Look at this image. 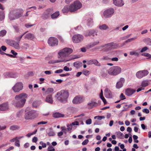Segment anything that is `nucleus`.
Wrapping results in <instances>:
<instances>
[{
	"label": "nucleus",
	"instance_id": "f257e3e1",
	"mask_svg": "<svg viewBox=\"0 0 151 151\" xmlns=\"http://www.w3.org/2000/svg\"><path fill=\"white\" fill-rule=\"evenodd\" d=\"M27 97V94L24 93L17 95L15 97V100L13 102V104L17 107H22L26 102V98Z\"/></svg>",
	"mask_w": 151,
	"mask_h": 151
},
{
	"label": "nucleus",
	"instance_id": "f03ea898",
	"mask_svg": "<svg viewBox=\"0 0 151 151\" xmlns=\"http://www.w3.org/2000/svg\"><path fill=\"white\" fill-rule=\"evenodd\" d=\"M69 95V93L67 91L63 90L58 92L55 97L60 102L65 103L68 101Z\"/></svg>",
	"mask_w": 151,
	"mask_h": 151
},
{
	"label": "nucleus",
	"instance_id": "7ed1b4c3",
	"mask_svg": "<svg viewBox=\"0 0 151 151\" xmlns=\"http://www.w3.org/2000/svg\"><path fill=\"white\" fill-rule=\"evenodd\" d=\"M82 4L79 1H76L72 4L69 7L67 6H65L62 10L63 13H65L68 12L69 11L73 12L80 9L82 7Z\"/></svg>",
	"mask_w": 151,
	"mask_h": 151
},
{
	"label": "nucleus",
	"instance_id": "20e7f679",
	"mask_svg": "<svg viewBox=\"0 0 151 151\" xmlns=\"http://www.w3.org/2000/svg\"><path fill=\"white\" fill-rule=\"evenodd\" d=\"M73 52L72 49L69 47H65L60 50L58 53V57L61 59H67L65 58L70 55Z\"/></svg>",
	"mask_w": 151,
	"mask_h": 151
},
{
	"label": "nucleus",
	"instance_id": "39448f33",
	"mask_svg": "<svg viewBox=\"0 0 151 151\" xmlns=\"http://www.w3.org/2000/svg\"><path fill=\"white\" fill-rule=\"evenodd\" d=\"M24 11L22 9L19 10H13L9 14V18L10 20L18 19L21 17Z\"/></svg>",
	"mask_w": 151,
	"mask_h": 151
},
{
	"label": "nucleus",
	"instance_id": "423d86ee",
	"mask_svg": "<svg viewBox=\"0 0 151 151\" xmlns=\"http://www.w3.org/2000/svg\"><path fill=\"white\" fill-rule=\"evenodd\" d=\"M101 47L103 48V50L107 52L111 50L116 49L118 47V44L114 42H112L103 45Z\"/></svg>",
	"mask_w": 151,
	"mask_h": 151
},
{
	"label": "nucleus",
	"instance_id": "0eeeda50",
	"mask_svg": "<svg viewBox=\"0 0 151 151\" xmlns=\"http://www.w3.org/2000/svg\"><path fill=\"white\" fill-rule=\"evenodd\" d=\"M121 68L118 66H114L111 68L108 71V73L110 75L116 76L121 73Z\"/></svg>",
	"mask_w": 151,
	"mask_h": 151
},
{
	"label": "nucleus",
	"instance_id": "6e6552de",
	"mask_svg": "<svg viewBox=\"0 0 151 151\" xmlns=\"http://www.w3.org/2000/svg\"><path fill=\"white\" fill-rule=\"evenodd\" d=\"M38 114L37 111L35 110H31L25 114L24 118L26 119H32L37 117Z\"/></svg>",
	"mask_w": 151,
	"mask_h": 151
},
{
	"label": "nucleus",
	"instance_id": "1a4fd4ad",
	"mask_svg": "<svg viewBox=\"0 0 151 151\" xmlns=\"http://www.w3.org/2000/svg\"><path fill=\"white\" fill-rule=\"evenodd\" d=\"M23 84L21 82H17L12 87V89L14 92H18L23 89Z\"/></svg>",
	"mask_w": 151,
	"mask_h": 151
},
{
	"label": "nucleus",
	"instance_id": "9d476101",
	"mask_svg": "<svg viewBox=\"0 0 151 151\" xmlns=\"http://www.w3.org/2000/svg\"><path fill=\"white\" fill-rule=\"evenodd\" d=\"M98 31L94 29H90L85 32L84 35L86 37L92 36L94 37L97 35Z\"/></svg>",
	"mask_w": 151,
	"mask_h": 151
},
{
	"label": "nucleus",
	"instance_id": "9b49d317",
	"mask_svg": "<svg viewBox=\"0 0 151 151\" xmlns=\"http://www.w3.org/2000/svg\"><path fill=\"white\" fill-rule=\"evenodd\" d=\"M83 39V35L77 34L74 35L72 37V41L75 43H77L81 42Z\"/></svg>",
	"mask_w": 151,
	"mask_h": 151
},
{
	"label": "nucleus",
	"instance_id": "f8f14e48",
	"mask_svg": "<svg viewBox=\"0 0 151 151\" xmlns=\"http://www.w3.org/2000/svg\"><path fill=\"white\" fill-rule=\"evenodd\" d=\"M114 12V10L113 8H110L104 11V16L106 18L111 17Z\"/></svg>",
	"mask_w": 151,
	"mask_h": 151
},
{
	"label": "nucleus",
	"instance_id": "ddd939ff",
	"mask_svg": "<svg viewBox=\"0 0 151 151\" xmlns=\"http://www.w3.org/2000/svg\"><path fill=\"white\" fill-rule=\"evenodd\" d=\"M53 12L52 9H47L42 14V18L44 20L47 19Z\"/></svg>",
	"mask_w": 151,
	"mask_h": 151
},
{
	"label": "nucleus",
	"instance_id": "4468645a",
	"mask_svg": "<svg viewBox=\"0 0 151 151\" xmlns=\"http://www.w3.org/2000/svg\"><path fill=\"white\" fill-rule=\"evenodd\" d=\"M149 73L148 71L146 70H140L137 72L136 73V76L138 78L140 79L146 76Z\"/></svg>",
	"mask_w": 151,
	"mask_h": 151
},
{
	"label": "nucleus",
	"instance_id": "2eb2a0df",
	"mask_svg": "<svg viewBox=\"0 0 151 151\" xmlns=\"http://www.w3.org/2000/svg\"><path fill=\"white\" fill-rule=\"evenodd\" d=\"M5 78H16L18 77L17 73L15 72H7L4 73L3 74Z\"/></svg>",
	"mask_w": 151,
	"mask_h": 151
},
{
	"label": "nucleus",
	"instance_id": "dca6fc26",
	"mask_svg": "<svg viewBox=\"0 0 151 151\" xmlns=\"http://www.w3.org/2000/svg\"><path fill=\"white\" fill-rule=\"evenodd\" d=\"M48 43L50 46H54L58 45V41L57 38L53 37H51L48 39Z\"/></svg>",
	"mask_w": 151,
	"mask_h": 151
},
{
	"label": "nucleus",
	"instance_id": "f3484780",
	"mask_svg": "<svg viewBox=\"0 0 151 151\" xmlns=\"http://www.w3.org/2000/svg\"><path fill=\"white\" fill-rule=\"evenodd\" d=\"M96 99H92L90 102L88 103L87 106L89 109H91L98 106V104L96 102Z\"/></svg>",
	"mask_w": 151,
	"mask_h": 151
},
{
	"label": "nucleus",
	"instance_id": "a211bd4d",
	"mask_svg": "<svg viewBox=\"0 0 151 151\" xmlns=\"http://www.w3.org/2000/svg\"><path fill=\"white\" fill-rule=\"evenodd\" d=\"M84 100L83 97L80 96H76L73 100V103L74 104H79L82 103Z\"/></svg>",
	"mask_w": 151,
	"mask_h": 151
},
{
	"label": "nucleus",
	"instance_id": "6ab92c4d",
	"mask_svg": "<svg viewBox=\"0 0 151 151\" xmlns=\"http://www.w3.org/2000/svg\"><path fill=\"white\" fill-rule=\"evenodd\" d=\"M104 95L106 98L108 99L111 98L112 97L111 92L108 88H106L105 89Z\"/></svg>",
	"mask_w": 151,
	"mask_h": 151
},
{
	"label": "nucleus",
	"instance_id": "aec40b11",
	"mask_svg": "<svg viewBox=\"0 0 151 151\" xmlns=\"http://www.w3.org/2000/svg\"><path fill=\"white\" fill-rule=\"evenodd\" d=\"M79 122L78 121H75L72 122L70 124H68L67 125V129L68 131L71 130L73 128V126L78 125Z\"/></svg>",
	"mask_w": 151,
	"mask_h": 151
},
{
	"label": "nucleus",
	"instance_id": "412c9836",
	"mask_svg": "<svg viewBox=\"0 0 151 151\" xmlns=\"http://www.w3.org/2000/svg\"><path fill=\"white\" fill-rule=\"evenodd\" d=\"M125 79L124 78H121L120 79V81L118 82L116 85V87L118 89H119L122 87L123 86V84L124 83Z\"/></svg>",
	"mask_w": 151,
	"mask_h": 151
},
{
	"label": "nucleus",
	"instance_id": "4be33fe9",
	"mask_svg": "<svg viewBox=\"0 0 151 151\" xmlns=\"http://www.w3.org/2000/svg\"><path fill=\"white\" fill-rule=\"evenodd\" d=\"M52 94H49L47 95L45 98V101L50 104H52L53 103V100Z\"/></svg>",
	"mask_w": 151,
	"mask_h": 151
},
{
	"label": "nucleus",
	"instance_id": "5701e85b",
	"mask_svg": "<svg viewBox=\"0 0 151 151\" xmlns=\"http://www.w3.org/2000/svg\"><path fill=\"white\" fill-rule=\"evenodd\" d=\"M113 4L116 6H122L124 4L123 0H113Z\"/></svg>",
	"mask_w": 151,
	"mask_h": 151
},
{
	"label": "nucleus",
	"instance_id": "b1692460",
	"mask_svg": "<svg viewBox=\"0 0 151 151\" xmlns=\"http://www.w3.org/2000/svg\"><path fill=\"white\" fill-rule=\"evenodd\" d=\"M135 91L136 90L134 89L130 88H127L125 90V94L127 96H130L134 93Z\"/></svg>",
	"mask_w": 151,
	"mask_h": 151
},
{
	"label": "nucleus",
	"instance_id": "393cba45",
	"mask_svg": "<svg viewBox=\"0 0 151 151\" xmlns=\"http://www.w3.org/2000/svg\"><path fill=\"white\" fill-rule=\"evenodd\" d=\"M24 37L25 39L28 40H33L35 38V36L33 34L31 33H26L24 35Z\"/></svg>",
	"mask_w": 151,
	"mask_h": 151
},
{
	"label": "nucleus",
	"instance_id": "a878e982",
	"mask_svg": "<svg viewBox=\"0 0 151 151\" xmlns=\"http://www.w3.org/2000/svg\"><path fill=\"white\" fill-rule=\"evenodd\" d=\"M87 24L89 27H91L93 24V19L91 17L86 18Z\"/></svg>",
	"mask_w": 151,
	"mask_h": 151
},
{
	"label": "nucleus",
	"instance_id": "bb28decb",
	"mask_svg": "<svg viewBox=\"0 0 151 151\" xmlns=\"http://www.w3.org/2000/svg\"><path fill=\"white\" fill-rule=\"evenodd\" d=\"M9 109L8 104L7 103H4L0 105V110L5 111Z\"/></svg>",
	"mask_w": 151,
	"mask_h": 151
},
{
	"label": "nucleus",
	"instance_id": "cd10ccee",
	"mask_svg": "<svg viewBox=\"0 0 151 151\" xmlns=\"http://www.w3.org/2000/svg\"><path fill=\"white\" fill-rule=\"evenodd\" d=\"M46 133L49 136H53L55 135V133L51 128L47 129L46 130Z\"/></svg>",
	"mask_w": 151,
	"mask_h": 151
},
{
	"label": "nucleus",
	"instance_id": "c85d7f7f",
	"mask_svg": "<svg viewBox=\"0 0 151 151\" xmlns=\"http://www.w3.org/2000/svg\"><path fill=\"white\" fill-rule=\"evenodd\" d=\"M19 43V42L14 41L11 44H10V45L16 49L19 50L20 49Z\"/></svg>",
	"mask_w": 151,
	"mask_h": 151
},
{
	"label": "nucleus",
	"instance_id": "c756f323",
	"mask_svg": "<svg viewBox=\"0 0 151 151\" xmlns=\"http://www.w3.org/2000/svg\"><path fill=\"white\" fill-rule=\"evenodd\" d=\"M64 116V114L60 113L59 112H55L53 113L52 114V116L55 118L63 117Z\"/></svg>",
	"mask_w": 151,
	"mask_h": 151
},
{
	"label": "nucleus",
	"instance_id": "7c9ffc66",
	"mask_svg": "<svg viewBox=\"0 0 151 151\" xmlns=\"http://www.w3.org/2000/svg\"><path fill=\"white\" fill-rule=\"evenodd\" d=\"M80 56H79L78 55H76L70 56L68 59H63V60H66V61H64V62H66L70 61L72 60L75 59L79 58H80Z\"/></svg>",
	"mask_w": 151,
	"mask_h": 151
},
{
	"label": "nucleus",
	"instance_id": "2f4dec72",
	"mask_svg": "<svg viewBox=\"0 0 151 151\" xmlns=\"http://www.w3.org/2000/svg\"><path fill=\"white\" fill-rule=\"evenodd\" d=\"M41 103L42 102L41 101H35L33 102L32 106L33 107L36 108L41 104Z\"/></svg>",
	"mask_w": 151,
	"mask_h": 151
},
{
	"label": "nucleus",
	"instance_id": "473e14b6",
	"mask_svg": "<svg viewBox=\"0 0 151 151\" xmlns=\"http://www.w3.org/2000/svg\"><path fill=\"white\" fill-rule=\"evenodd\" d=\"M73 65L76 68H79L82 66L83 64L81 62H75L73 63Z\"/></svg>",
	"mask_w": 151,
	"mask_h": 151
},
{
	"label": "nucleus",
	"instance_id": "72a5a7b5",
	"mask_svg": "<svg viewBox=\"0 0 151 151\" xmlns=\"http://www.w3.org/2000/svg\"><path fill=\"white\" fill-rule=\"evenodd\" d=\"M64 61H66V60H63V59L60 60H52L50 61L48 63L49 64H54L55 63H57L61 62H63Z\"/></svg>",
	"mask_w": 151,
	"mask_h": 151
},
{
	"label": "nucleus",
	"instance_id": "f704fd0d",
	"mask_svg": "<svg viewBox=\"0 0 151 151\" xmlns=\"http://www.w3.org/2000/svg\"><path fill=\"white\" fill-rule=\"evenodd\" d=\"M53 91L54 89L53 88H49L47 89V90L45 92L44 95H46L50 94L53 92Z\"/></svg>",
	"mask_w": 151,
	"mask_h": 151
},
{
	"label": "nucleus",
	"instance_id": "c9c22d12",
	"mask_svg": "<svg viewBox=\"0 0 151 151\" xmlns=\"http://www.w3.org/2000/svg\"><path fill=\"white\" fill-rule=\"evenodd\" d=\"M116 134L117 135L118 138L122 139H124V135L123 134L120 132H116Z\"/></svg>",
	"mask_w": 151,
	"mask_h": 151
},
{
	"label": "nucleus",
	"instance_id": "e433bc0d",
	"mask_svg": "<svg viewBox=\"0 0 151 151\" xmlns=\"http://www.w3.org/2000/svg\"><path fill=\"white\" fill-rule=\"evenodd\" d=\"M27 32H25L22 35L16 37L15 38V40L17 41V42L19 43V42L20 41L21 38L22 37L24 36L25 34Z\"/></svg>",
	"mask_w": 151,
	"mask_h": 151
},
{
	"label": "nucleus",
	"instance_id": "4c0bfd02",
	"mask_svg": "<svg viewBox=\"0 0 151 151\" xmlns=\"http://www.w3.org/2000/svg\"><path fill=\"white\" fill-rule=\"evenodd\" d=\"M59 12H56L54 13L51 14V17L52 19H55L58 17L59 15Z\"/></svg>",
	"mask_w": 151,
	"mask_h": 151
},
{
	"label": "nucleus",
	"instance_id": "58836bf2",
	"mask_svg": "<svg viewBox=\"0 0 151 151\" xmlns=\"http://www.w3.org/2000/svg\"><path fill=\"white\" fill-rule=\"evenodd\" d=\"M99 27L101 30H106L109 28L108 27L106 24H103L102 25H100Z\"/></svg>",
	"mask_w": 151,
	"mask_h": 151
},
{
	"label": "nucleus",
	"instance_id": "ea45409f",
	"mask_svg": "<svg viewBox=\"0 0 151 151\" xmlns=\"http://www.w3.org/2000/svg\"><path fill=\"white\" fill-rule=\"evenodd\" d=\"M92 61V63L96 65L100 66L101 65V64L99 63L97 60L96 59H92L91 60Z\"/></svg>",
	"mask_w": 151,
	"mask_h": 151
},
{
	"label": "nucleus",
	"instance_id": "a19ab883",
	"mask_svg": "<svg viewBox=\"0 0 151 151\" xmlns=\"http://www.w3.org/2000/svg\"><path fill=\"white\" fill-rule=\"evenodd\" d=\"M140 49H139L138 50L136 51H133L130 52V54L131 55H135L136 56H138L139 55V53L137 52L138 51H139Z\"/></svg>",
	"mask_w": 151,
	"mask_h": 151
},
{
	"label": "nucleus",
	"instance_id": "79ce46f5",
	"mask_svg": "<svg viewBox=\"0 0 151 151\" xmlns=\"http://www.w3.org/2000/svg\"><path fill=\"white\" fill-rule=\"evenodd\" d=\"M148 85V84L147 81H143L142 82L141 86L144 88L147 86Z\"/></svg>",
	"mask_w": 151,
	"mask_h": 151
},
{
	"label": "nucleus",
	"instance_id": "37998d69",
	"mask_svg": "<svg viewBox=\"0 0 151 151\" xmlns=\"http://www.w3.org/2000/svg\"><path fill=\"white\" fill-rule=\"evenodd\" d=\"M19 128V127L17 125H12L10 126V129L13 131L18 129Z\"/></svg>",
	"mask_w": 151,
	"mask_h": 151
},
{
	"label": "nucleus",
	"instance_id": "c03bdc74",
	"mask_svg": "<svg viewBox=\"0 0 151 151\" xmlns=\"http://www.w3.org/2000/svg\"><path fill=\"white\" fill-rule=\"evenodd\" d=\"M6 33V31L5 30H3L0 31V37H3L5 36Z\"/></svg>",
	"mask_w": 151,
	"mask_h": 151
},
{
	"label": "nucleus",
	"instance_id": "a18cd8bd",
	"mask_svg": "<svg viewBox=\"0 0 151 151\" xmlns=\"http://www.w3.org/2000/svg\"><path fill=\"white\" fill-rule=\"evenodd\" d=\"M136 38H137L136 37H134L129 39L128 40H127L125 41L124 42V43H127L128 42H130L135 40L136 39Z\"/></svg>",
	"mask_w": 151,
	"mask_h": 151
},
{
	"label": "nucleus",
	"instance_id": "49530a36",
	"mask_svg": "<svg viewBox=\"0 0 151 151\" xmlns=\"http://www.w3.org/2000/svg\"><path fill=\"white\" fill-rule=\"evenodd\" d=\"M5 17L4 14L2 11H0V21H2Z\"/></svg>",
	"mask_w": 151,
	"mask_h": 151
},
{
	"label": "nucleus",
	"instance_id": "de8ad7c7",
	"mask_svg": "<svg viewBox=\"0 0 151 151\" xmlns=\"http://www.w3.org/2000/svg\"><path fill=\"white\" fill-rule=\"evenodd\" d=\"M111 58L109 57L108 55H104L101 58L102 60H111Z\"/></svg>",
	"mask_w": 151,
	"mask_h": 151
},
{
	"label": "nucleus",
	"instance_id": "09e8293b",
	"mask_svg": "<svg viewBox=\"0 0 151 151\" xmlns=\"http://www.w3.org/2000/svg\"><path fill=\"white\" fill-rule=\"evenodd\" d=\"M105 117L104 116H98L94 117V119H97L98 120H101L102 119H104Z\"/></svg>",
	"mask_w": 151,
	"mask_h": 151
},
{
	"label": "nucleus",
	"instance_id": "8fccbe9b",
	"mask_svg": "<svg viewBox=\"0 0 151 151\" xmlns=\"http://www.w3.org/2000/svg\"><path fill=\"white\" fill-rule=\"evenodd\" d=\"M142 55L148 57V59H150L151 58V55L147 53H144L142 54Z\"/></svg>",
	"mask_w": 151,
	"mask_h": 151
},
{
	"label": "nucleus",
	"instance_id": "3c124183",
	"mask_svg": "<svg viewBox=\"0 0 151 151\" xmlns=\"http://www.w3.org/2000/svg\"><path fill=\"white\" fill-rule=\"evenodd\" d=\"M61 131L63 132V133H64L65 134H66L67 132L68 129L67 128H66L65 127H61Z\"/></svg>",
	"mask_w": 151,
	"mask_h": 151
},
{
	"label": "nucleus",
	"instance_id": "603ef678",
	"mask_svg": "<svg viewBox=\"0 0 151 151\" xmlns=\"http://www.w3.org/2000/svg\"><path fill=\"white\" fill-rule=\"evenodd\" d=\"M48 151H54L55 149L52 145H50L47 148Z\"/></svg>",
	"mask_w": 151,
	"mask_h": 151
},
{
	"label": "nucleus",
	"instance_id": "864d4df0",
	"mask_svg": "<svg viewBox=\"0 0 151 151\" xmlns=\"http://www.w3.org/2000/svg\"><path fill=\"white\" fill-rule=\"evenodd\" d=\"M14 145L15 146L19 147L20 146L19 141V140H17L14 143Z\"/></svg>",
	"mask_w": 151,
	"mask_h": 151
},
{
	"label": "nucleus",
	"instance_id": "5fc2aeb1",
	"mask_svg": "<svg viewBox=\"0 0 151 151\" xmlns=\"http://www.w3.org/2000/svg\"><path fill=\"white\" fill-rule=\"evenodd\" d=\"M86 123L87 124H90L92 123V120L91 119H89L86 121Z\"/></svg>",
	"mask_w": 151,
	"mask_h": 151
},
{
	"label": "nucleus",
	"instance_id": "6e6d98bb",
	"mask_svg": "<svg viewBox=\"0 0 151 151\" xmlns=\"http://www.w3.org/2000/svg\"><path fill=\"white\" fill-rule=\"evenodd\" d=\"M89 142L88 139H86L82 142V145H86Z\"/></svg>",
	"mask_w": 151,
	"mask_h": 151
},
{
	"label": "nucleus",
	"instance_id": "4d7b16f0",
	"mask_svg": "<svg viewBox=\"0 0 151 151\" xmlns=\"http://www.w3.org/2000/svg\"><path fill=\"white\" fill-rule=\"evenodd\" d=\"M142 112L143 113H145L146 114H148L149 112V110L147 109H144L142 110Z\"/></svg>",
	"mask_w": 151,
	"mask_h": 151
},
{
	"label": "nucleus",
	"instance_id": "13d9d810",
	"mask_svg": "<svg viewBox=\"0 0 151 151\" xmlns=\"http://www.w3.org/2000/svg\"><path fill=\"white\" fill-rule=\"evenodd\" d=\"M23 45V47L24 49L25 50H27L29 47V45L27 43H24Z\"/></svg>",
	"mask_w": 151,
	"mask_h": 151
},
{
	"label": "nucleus",
	"instance_id": "bf43d9fd",
	"mask_svg": "<svg viewBox=\"0 0 151 151\" xmlns=\"http://www.w3.org/2000/svg\"><path fill=\"white\" fill-rule=\"evenodd\" d=\"M83 73L86 76H88L89 74V71L88 70H86L83 71Z\"/></svg>",
	"mask_w": 151,
	"mask_h": 151
},
{
	"label": "nucleus",
	"instance_id": "052dcab7",
	"mask_svg": "<svg viewBox=\"0 0 151 151\" xmlns=\"http://www.w3.org/2000/svg\"><path fill=\"white\" fill-rule=\"evenodd\" d=\"M40 144L42 145V146L43 148H45L46 147V143H44L42 141H41L40 142Z\"/></svg>",
	"mask_w": 151,
	"mask_h": 151
},
{
	"label": "nucleus",
	"instance_id": "680f3d73",
	"mask_svg": "<svg viewBox=\"0 0 151 151\" xmlns=\"http://www.w3.org/2000/svg\"><path fill=\"white\" fill-rule=\"evenodd\" d=\"M148 49L147 47H143L140 50V52H143L147 50Z\"/></svg>",
	"mask_w": 151,
	"mask_h": 151
},
{
	"label": "nucleus",
	"instance_id": "e2e57ef3",
	"mask_svg": "<svg viewBox=\"0 0 151 151\" xmlns=\"http://www.w3.org/2000/svg\"><path fill=\"white\" fill-rule=\"evenodd\" d=\"M100 98L102 100L104 103L105 104L106 103V101L104 97L103 96H100Z\"/></svg>",
	"mask_w": 151,
	"mask_h": 151
},
{
	"label": "nucleus",
	"instance_id": "0e129e2a",
	"mask_svg": "<svg viewBox=\"0 0 151 151\" xmlns=\"http://www.w3.org/2000/svg\"><path fill=\"white\" fill-rule=\"evenodd\" d=\"M34 25V24H30L29 23H27L25 24V26L26 27L29 28L33 26Z\"/></svg>",
	"mask_w": 151,
	"mask_h": 151
},
{
	"label": "nucleus",
	"instance_id": "69168bd1",
	"mask_svg": "<svg viewBox=\"0 0 151 151\" xmlns=\"http://www.w3.org/2000/svg\"><path fill=\"white\" fill-rule=\"evenodd\" d=\"M22 114V112L21 111H18L17 112V117H19L21 116Z\"/></svg>",
	"mask_w": 151,
	"mask_h": 151
},
{
	"label": "nucleus",
	"instance_id": "338daca9",
	"mask_svg": "<svg viewBox=\"0 0 151 151\" xmlns=\"http://www.w3.org/2000/svg\"><path fill=\"white\" fill-rule=\"evenodd\" d=\"M120 98L122 100H124L126 99L125 96L124 95L123 93H121L120 96Z\"/></svg>",
	"mask_w": 151,
	"mask_h": 151
},
{
	"label": "nucleus",
	"instance_id": "774afa93",
	"mask_svg": "<svg viewBox=\"0 0 151 151\" xmlns=\"http://www.w3.org/2000/svg\"><path fill=\"white\" fill-rule=\"evenodd\" d=\"M63 70L62 69H60L58 70H56L55 71V73H62Z\"/></svg>",
	"mask_w": 151,
	"mask_h": 151
}]
</instances>
